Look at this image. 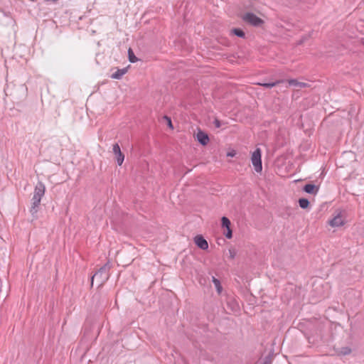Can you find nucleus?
Masks as SVG:
<instances>
[{
	"instance_id": "bb28decb",
	"label": "nucleus",
	"mask_w": 364,
	"mask_h": 364,
	"mask_svg": "<svg viewBox=\"0 0 364 364\" xmlns=\"http://www.w3.org/2000/svg\"><path fill=\"white\" fill-rule=\"evenodd\" d=\"M10 95H15V93L14 92H10L9 94Z\"/></svg>"
},
{
	"instance_id": "f257e3e1",
	"label": "nucleus",
	"mask_w": 364,
	"mask_h": 364,
	"mask_svg": "<svg viewBox=\"0 0 364 364\" xmlns=\"http://www.w3.org/2000/svg\"><path fill=\"white\" fill-rule=\"evenodd\" d=\"M45 191L46 187L43 183L38 181L35 186L33 196L31 199V206L29 210L31 215L35 218H37V213L40 209L41 200L45 194Z\"/></svg>"
},
{
	"instance_id": "39448f33",
	"label": "nucleus",
	"mask_w": 364,
	"mask_h": 364,
	"mask_svg": "<svg viewBox=\"0 0 364 364\" xmlns=\"http://www.w3.org/2000/svg\"><path fill=\"white\" fill-rule=\"evenodd\" d=\"M112 151L115 155V159L117 164L119 166H121L124 160V155L121 151L120 147L118 144L116 143L113 145Z\"/></svg>"
},
{
	"instance_id": "6ab92c4d",
	"label": "nucleus",
	"mask_w": 364,
	"mask_h": 364,
	"mask_svg": "<svg viewBox=\"0 0 364 364\" xmlns=\"http://www.w3.org/2000/svg\"><path fill=\"white\" fill-rule=\"evenodd\" d=\"M17 90L23 93V99L26 98L27 95V87L25 85H21Z\"/></svg>"
},
{
	"instance_id": "1a4fd4ad",
	"label": "nucleus",
	"mask_w": 364,
	"mask_h": 364,
	"mask_svg": "<svg viewBox=\"0 0 364 364\" xmlns=\"http://www.w3.org/2000/svg\"><path fill=\"white\" fill-rule=\"evenodd\" d=\"M227 306L232 311H237L239 310L238 303L235 300L233 297H228Z\"/></svg>"
},
{
	"instance_id": "c85d7f7f",
	"label": "nucleus",
	"mask_w": 364,
	"mask_h": 364,
	"mask_svg": "<svg viewBox=\"0 0 364 364\" xmlns=\"http://www.w3.org/2000/svg\"><path fill=\"white\" fill-rule=\"evenodd\" d=\"M363 43L364 44V38H363Z\"/></svg>"
},
{
	"instance_id": "2eb2a0df",
	"label": "nucleus",
	"mask_w": 364,
	"mask_h": 364,
	"mask_svg": "<svg viewBox=\"0 0 364 364\" xmlns=\"http://www.w3.org/2000/svg\"><path fill=\"white\" fill-rule=\"evenodd\" d=\"M212 281L216 288V290L218 291V294H220L222 290H223V287L220 284V282L219 279H216L215 277H213L212 278Z\"/></svg>"
},
{
	"instance_id": "412c9836",
	"label": "nucleus",
	"mask_w": 364,
	"mask_h": 364,
	"mask_svg": "<svg viewBox=\"0 0 364 364\" xmlns=\"http://www.w3.org/2000/svg\"><path fill=\"white\" fill-rule=\"evenodd\" d=\"M224 235L228 239L232 238V231L231 228H226V232H224Z\"/></svg>"
},
{
	"instance_id": "b1692460",
	"label": "nucleus",
	"mask_w": 364,
	"mask_h": 364,
	"mask_svg": "<svg viewBox=\"0 0 364 364\" xmlns=\"http://www.w3.org/2000/svg\"><path fill=\"white\" fill-rule=\"evenodd\" d=\"M164 118L167 121L168 127H170L171 128H173V125H172V122H171V118L167 117V116H165Z\"/></svg>"
},
{
	"instance_id": "ddd939ff",
	"label": "nucleus",
	"mask_w": 364,
	"mask_h": 364,
	"mask_svg": "<svg viewBox=\"0 0 364 364\" xmlns=\"http://www.w3.org/2000/svg\"><path fill=\"white\" fill-rule=\"evenodd\" d=\"M288 83L290 86H295L299 87H306L309 86L307 83L299 82L297 80L295 79L289 80Z\"/></svg>"
},
{
	"instance_id": "6e6552de",
	"label": "nucleus",
	"mask_w": 364,
	"mask_h": 364,
	"mask_svg": "<svg viewBox=\"0 0 364 364\" xmlns=\"http://www.w3.org/2000/svg\"><path fill=\"white\" fill-rule=\"evenodd\" d=\"M303 190L307 193L316 195L318 193L319 188L314 184L307 183L304 186Z\"/></svg>"
},
{
	"instance_id": "423d86ee",
	"label": "nucleus",
	"mask_w": 364,
	"mask_h": 364,
	"mask_svg": "<svg viewBox=\"0 0 364 364\" xmlns=\"http://www.w3.org/2000/svg\"><path fill=\"white\" fill-rule=\"evenodd\" d=\"M194 242L197 247L203 250H205L208 248L207 240L200 235H198L194 237Z\"/></svg>"
},
{
	"instance_id": "4be33fe9",
	"label": "nucleus",
	"mask_w": 364,
	"mask_h": 364,
	"mask_svg": "<svg viewBox=\"0 0 364 364\" xmlns=\"http://www.w3.org/2000/svg\"><path fill=\"white\" fill-rule=\"evenodd\" d=\"M351 353V349L348 347L343 348L341 350V353L343 355H348Z\"/></svg>"
},
{
	"instance_id": "dca6fc26",
	"label": "nucleus",
	"mask_w": 364,
	"mask_h": 364,
	"mask_svg": "<svg viewBox=\"0 0 364 364\" xmlns=\"http://www.w3.org/2000/svg\"><path fill=\"white\" fill-rule=\"evenodd\" d=\"M128 58L131 63H136L139 60V59L135 56L132 48H129L128 50Z\"/></svg>"
},
{
	"instance_id": "0eeeda50",
	"label": "nucleus",
	"mask_w": 364,
	"mask_h": 364,
	"mask_svg": "<svg viewBox=\"0 0 364 364\" xmlns=\"http://www.w3.org/2000/svg\"><path fill=\"white\" fill-rule=\"evenodd\" d=\"M196 138L198 141L203 146H205L209 142V136L208 134L205 132L201 131L200 129H198V132L196 134Z\"/></svg>"
},
{
	"instance_id": "a878e982",
	"label": "nucleus",
	"mask_w": 364,
	"mask_h": 364,
	"mask_svg": "<svg viewBox=\"0 0 364 364\" xmlns=\"http://www.w3.org/2000/svg\"><path fill=\"white\" fill-rule=\"evenodd\" d=\"M9 90V85H8L6 89L5 90V92H7V90Z\"/></svg>"
},
{
	"instance_id": "f8f14e48",
	"label": "nucleus",
	"mask_w": 364,
	"mask_h": 364,
	"mask_svg": "<svg viewBox=\"0 0 364 364\" xmlns=\"http://www.w3.org/2000/svg\"><path fill=\"white\" fill-rule=\"evenodd\" d=\"M127 72V68L117 69L116 72L111 75V77L113 79L119 80L122 77V76Z\"/></svg>"
},
{
	"instance_id": "a211bd4d",
	"label": "nucleus",
	"mask_w": 364,
	"mask_h": 364,
	"mask_svg": "<svg viewBox=\"0 0 364 364\" xmlns=\"http://www.w3.org/2000/svg\"><path fill=\"white\" fill-rule=\"evenodd\" d=\"M221 225L223 228H230L231 223L227 217L223 216L221 218Z\"/></svg>"
},
{
	"instance_id": "393cba45",
	"label": "nucleus",
	"mask_w": 364,
	"mask_h": 364,
	"mask_svg": "<svg viewBox=\"0 0 364 364\" xmlns=\"http://www.w3.org/2000/svg\"><path fill=\"white\" fill-rule=\"evenodd\" d=\"M235 155V152L234 151L228 152L227 154L228 156H231V157L234 156Z\"/></svg>"
},
{
	"instance_id": "aec40b11",
	"label": "nucleus",
	"mask_w": 364,
	"mask_h": 364,
	"mask_svg": "<svg viewBox=\"0 0 364 364\" xmlns=\"http://www.w3.org/2000/svg\"><path fill=\"white\" fill-rule=\"evenodd\" d=\"M228 251H229L230 258L233 259L237 255L236 250L235 248H230Z\"/></svg>"
},
{
	"instance_id": "7ed1b4c3",
	"label": "nucleus",
	"mask_w": 364,
	"mask_h": 364,
	"mask_svg": "<svg viewBox=\"0 0 364 364\" xmlns=\"http://www.w3.org/2000/svg\"><path fill=\"white\" fill-rule=\"evenodd\" d=\"M242 18L245 22L255 27H260L264 23V21L262 18L257 16L255 14L252 12H247L245 14L242 16Z\"/></svg>"
},
{
	"instance_id": "f3484780",
	"label": "nucleus",
	"mask_w": 364,
	"mask_h": 364,
	"mask_svg": "<svg viewBox=\"0 0 364 364\" xmlns=\"http://www.w3.org/2000/svg\"><path fill=\"white\" fill-rule=\"evenodd\" d=\"M231 32L240 38H245V32L241 28H233V29H232Z\"/></svg>"
},
{
	"instance_id": "20e7f679",
	"label": "nucleus",
	"mask_w": 364,
	"mask_h": 364,
	"mask_svg": "<svg viewBox=\"0 0 364 364\" xmlns=\"http://www.w3.org/2000/svg\"><path fill=\"white\" fill-rule=\"evenodd\" d=\"M251 161L256 172L259 173L262 170V151L257 148L252 154Z\"/></svg>"
},
{
	"instance_id": "4468645a",
	"label": "nucleus",
	"mask_w": 364,
	"mask_h": 364,
	"mask_svg": "<svg viewBox=\"0 0 364 364\" xmlns=\"http://www.w3.org/2000/svg\"><path fill=\"white\" fill-rule=\"evenodd\" d=\"M299 204L302 209H306L309 206L310 203L307 198H301L299 199Z\"/></svg>"
},
{
	"instance_id": "cd10ccee",
	"label": "nucleus",
	"mask_w": 364,
	"mask_h": 364,
	"mask_svg": "<svg viewBox=\"0 0 364 364\" xmlns=\"http://www.w3.org/2000/svg\"><path fill=\"white\" fill-rule=\"evenodd\" d=\"M263 364H268V363H267V362L265 361L263 363Z\"/></svg>"
},
{
	"instance_id": "9b49d317",
	"label": "nucleus",
	"mask_w": 364,
	"mask_h": 364,
	"mask_svg": "<svg viewBox=\"0 0 364 364\" xmlns=\"http://www.w3.org/2000/svg\"><path fill=\"white\" fill-rule=\"evenodd\" d=\"M283 82H284L283 80H276L274 82H258L257 85L262 86L265 88H272Z\"/></svg>"
},
{
	"instance_id": "5701e85b",
	"label": "nucleus",
	"mask_w": 364,
	"mask_h": 364,
	"mask_svg": "<svg viewBox=\"0 0 364 364\" xmlns=\"http://www.w3.org/2000/svg\"><path fill=\"white\" fill-rule=\"evenodd\" d=\"M213 124L216 128H220L222 124L221 122L217 118L214 119Z\"/></svg>"
},
{
	"instance_id": "f03ea898",
	"label": "nucleus",
	"mask_w": 364,
	"mask_h": 364,
	"mask_svg": "<svg viewBox=\"0 0 364 364\" xmlns=\"http://www.w3.org/2000/svg\"><path fill=\"white\" fill-rule=\"evenodd\" d=\"M111 268L109 262H107L101 267L97 272L91 278V286L93 285L94 279H96L99 282V286L104 284L109 279V271Z\"/></svg>"
},
{
	"instance_id": "9d476101",
	"label": "nucleus",
	"mask_w": 364,
	"mask_h": 364,
	"mask_svg": "<svg viewBox=\"0 0 364 364\" xmlns=\"http://www.w3.org/2000/svg\"><path fill=\"white\" fill-rule=\"evenodd\" d=\"M329 225L331 227H339L343 225V220L340 215L335 216L329 221Z\"/></svg>"
}]
</instances>
